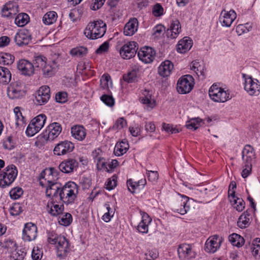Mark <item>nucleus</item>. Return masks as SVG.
<instances>
[{"mask_svg":"<svg viewBox=\"0 0 260 260\" xmlns=\"http://www.w3.org/2000/svg\"><path fill=\"white\" fill-rule=\"evenodd\" d=\"M34 64L36 68H39L42 74L45 78L53 76L57 72L58 66L56 61L47 62V58L43 55H38L35 57Z\"/></svg>","mask_w":260,"mask_h":260,"instance_id":"nucleus-1","label":"nucleus"},{"mask_svg":"<svg viewBox=\"0 0 260 260\" xmlns=\"http://www.w3.org/2000/svg\"><path fill=\"white\" fill-rule=\"evenodd\" d=\"M106 24L101 20L89 22L84 30L85 36L91 40L102 38L106 33Z\"/></svg>","mask_w":260,"mask_h":260,"instance_id":"nucleus-2","label":"nucleus"},{"mask_svg":"<svg viewBox=\"0 0 260 260\" xmlns=\"http://www.w3.org/2000/svg\"><path fill=\"white\" fill-rule=\"evenodd\" d=\"M78 193V185L74 182H68L59 190V200L67 204L72 203Z\"/></svg>","mask_w":260,"mask_h":260,"instance_id":"nucleus-3","label":"nucleus"},{"mask_svg":"<svg viewBox=\"0 0 260 260\" xmlns=\"http://www.w3.org/2000/svg\"><path fill=\"white\" fill-rule=\"evenodd\" d=\"M209 95L212 101L217 103H224L232 98L230 91L219 87L217 84H213L210 87Z\"/></svg>","mask_w":260,"mask_h":260,"instance_id":"nucleus-4","label":"nucleus"},{"mask_svg":"<svg viewBox=\"0 0 260 260\" xmlns=\"http://www.w3.org/2000/svg\"><path fill=\"white\" fill-rule=\"evenodd\" d=\"M18 174L16 167L11 165L7 166L0 174V186L5 187L11 185Z\"/></svg>","mask_w":260,"mask_h":260,"instance_id":"nucleus-5","label":"nucleus"},{"mask_svg":"<svg viewBox=\"0 0 260 260\" xmlns=\"http://www.w3.org/2000/svg\"><path fill=\"white\" fill-rule=\"evenodd\" d=\"M194 86V79L190 75H184L180 78L177 82V90L181 94L189 93Z\"/></svg>","mask_w":260,"mask_h":260,"instance_id":"nucleus-6","label":"nucleus"},{"mask_svg":"<svg viewBox=\"0 0 260 260\" xmlns=\"http://www.w3.org/2000/svg\"><path fill=\"white\" fill-rule=\"evenodd\" d=\"M171 209L181 215L185 214L189 209V198L186 196H181L176 199L171 205Z\"/></svg>","mask_w":260,"mask_h":260,"instance_id":"nucleus-7","label":"nucleus"},{"mask_svg":"<svg viewBox=\"0 0 260 260\" xmlns=\"http://www.w3.org/2000/svg\"><path fill=\"white\" fill-rule=\"evenodd\" d=\"M245 78L244 89L251 96H257L260 93V84L259 81L251 77L248 76Z\"/></svg>","mask_w":260,"mask_h":260,"instance_id":"nucleus-8","label":"nucleus"},{"mask_svg":"<svg viewBox=\"0 0 260 260\" xmlns=\"http://www.w3.org/2000/svg\"><path fill=\"white\" fill-rule=\"evenodd\" d=\"M23 84L20 81L12 82L8 87L7 94L11 99H20L25 95Z\"/></svg>","mask_w":260,"mask_h":260,"instance_id":"nucleus-9","label":"nucleus"},{"mask_svg":"<svg viewBox=\"0 0 260 260\" xmlns=\"http://www.w3.org/2000/svg\"><path fill=\"white\" fill-rule=\"evenodd\" d=\"M137 43L134 41H131L125 44L120 50V54L122 58L129 59L135 56L137 48Z\"/></svg>","mask_w":260,"mask_h":260,"instance_id":"nucleus-10","label":"nucleus"},{"mask_svg":"<svg viewBox=\"0 0 260 260\" xmlns=\"http://www.w3.org/2000/svg\"><path fill=\"white\" fill-rule=\"evenodd\" d=\"M222 238L217 235L209 237L205 244V250L209 253H214L220 247Z\"/></svg>","mask_w":260,"mask_h":260,"instance_id":"nucleus-11","label":"nucleus"},{"mask_svg":"<svg viewBox=\"0 0 260 260\" xmlns=\"http://www.w3.org/2000/svg\"><path fill=\"white\" fill-rule=\"evenodd\" d=\"M38 235V229L37 226L29 222L25 224L22 232V239L25 241L30 242L35 240Z\"/></svg>","mask_w":260,"mask_h":260,"instance_id":"nucleus-12","label":"nucleus"},{"mask_svg":"<svg viewBox=\"0 0 260 260\" xmlns=\"http://www.w3.org/2000/svg\"><path fill=\"white\" fill-rule=\"evenodd\" d=\"M139 59L145 63H151L155 58L156 52L151 47H144L138 51Z\"/></svg>","mask_w":260,"mask_h":260,"instance_id":"nucleus-13","label":"nucleus"},{"mask_svg":"<svg viewBox=\"0 0 260 260\" xmlns=\"http://www.w3.org/2000/svg\"><path fill=\"white\" fill-rule=\"evenodd\" d=\"M50 98V89L49 86L44 85L40 87L36 95V103L39 105L46 104Z\"/></svg>","mask_w":260,"mask_h":260,"instance_id":"nucleus-14","label":"nucleus"},{"mask_svg":"<svg viewBox=\"0 0 260 260\" xmlns=\"http://www.w3.org/2000/svg\"><path fill=\"white\" fill-rule=\"evenodd\" d=\"M177 251L179 257L183 260H189L196 256V252L192 249V246L188 244H180Z\"/></svg>","mask_w":260,"mask_h":260,"instance_id":"nucleus-15","label":"nucleus"},{"mask_svg":"<svg viewBox=\"0 0 260 260\" xmlns=\"http://www.w3.org/2000/svg\"><path fill=\"white\" fill-rule=\"evenodd\" d=\"M61 131L62 127L59 123H52L48 126L44 133V138L46 140H53L59 136Z\"/></svg>","mask_w":260,"mask_h":260,"instance_id":"nucleus-16","label":"nucleus"},{"mask_svg":"<svg viewBox=\"0 0 260 260\" xmlns=\"http://www.w3.org/2000/svg\"><path fill=\"white\" fill-rule=\"evenodd\" d=\"M17 69L20 73L26 76H31L35 73L34 65L26 59H20L17 63Z\"/></svg>","mask_w":260,"mask_h":260,"instance_id":"nucleus-17","label":"nucleus"},{"mask_svg":"<svg viewBox=\"0 0 260 260\" xmlns=\"http://www.w3.org/2000/svg\"><path fill=\"white\" fill-rule=\"evenodd\" d=\"M74 145L70 141H64L57 144L54 147V154L56 155H64L73 151Z\"/></svg>","mask_w":260,"mask_h":260,"instance_id":"nucleus-18","label":"nucleus"},{"mask_svg":"<svg viewBox=\"0 0 260 260\" xmlns=\"http://www.w3.org/2000/svg\"><path fill=\"white\" fill-rule=\"evenodd\" d=\"M60 188L58 184L55 182V180L48 179V184L47 186L46 190V194L47 199L45 200H48V199H51L54 200V199L58 198L59 199V190Z\"/></svg>","mask_w":260,"mask_h":260,"instance_id":"nucleus-19","label":"nucleus"},{"mask_svg":"<svg viewBox=\"0 0 260 260\" xmlns=\"http://www.w3.org/2000/svg\"><path fill=\"white\" fill-rule=\"evenodd\" d=\"M44 203L46 205V210L48 213L52 216H57L62 213L63 210V206L55 204L51 199L48 200H44Z\"/></svg>","mask_w":260,"mask_h":260,"instance_id":"nucleus-20","label":"nucleus"},{"mask_svg":"<svg viewBox=\"0 0 260 260\" xmlns=\"http://www.w3.org/2000/svg\"><path fill=\"white\" fill-rule=\"evenodd\" d=\"M237 14L234 10H222L219 17V21L223 26L230 27L236 19Z\"/></svg>","mask_w":260,"mask_h":260,"instance_id":"nucleus-21","label":"nucleus"},{"mask_svg":"<svg viewBox=\"0 0 260 260\" xmlns=\"http://www.w3.org/2000/svg\"><path fill=\"white\" fill-rule=\"evenodd\" d=\"M18 5L15 2H9L3 7L2 15L5 17H13L18 12Z\"/></svg>","mask_w":260,"mask_h":260,"instance_id":"nucleus-22","label":"nucleus"},{"mask_svg":"<svg viewBox=\"0 0 260 260\" xmlns=\"http://www.w3.org/2000/svg\"><path fill=\"white\" fill-rule=\"evenodd\" d=\"M78 162L75 159L69 158L62 161L59 165V169L63 173H70L76 170Z\"/></svg>","mask_w":260,"mask_h":260,"instance_id":"nucleus-23","label":"nucleus"},{"mask_svg":"<svg viewBox=\"0 0 260 260\" xmlns=\"http://www.w3.org/2000/svg\"><path fill=\"white\" fill-rule=\"evenodd\" d=\"M181 31V26L179 21L177 19L173 20L167 30L166 35L168 38L174 39L177 38Z\"/></svg>","mask_w":260,"mask_h":260,"instance_id":"nucleus-24","label":"nucleus"},{"mask_svg":"<svg viewBox=\"0 0 260 260\" xmlns=\"http://www.w3.org/2000/svg\"><path fill=\"white\" fill-rule=\"evenodd\" d=\"M57 254L59 257L66 256L70 251V245L69 241L64 237H60L58 242L56 245Z\"/></svg>","mask_w":260,"mask_h":260,"instance_id":"nucleus-25","label":"nucleus"},{"mask_svg":"<svg viewBox=\"0 0 260 260\" xmlns=\"http://www.w3.org/2000/svg\"><path fill=\"white\" fill-rule=\"evenodd\" d=\"M31 41V36L27 30H21L15 36V41L19 46L26 45Z\"/></svg>","mask_w":260,"mask_h":260,"instance_id":"nucleus-26","label":"nucleus"},{"mask_svg":"<svg viewBox=\"0 0 260 260\" xmlns=\"http://www.w3.org/2000/svg\"><path fill=\"white\" fill-rule=\"evenodd\" d=\"M141 102L147 106L148 109L152 110L156 105L155 101L152 98V93L149 90L145 89L140 98Z\"/></svg>","mask_w":260,"mask_h":260,"instance_id":"nucleus-27","label":"nucleus"},{"mask_svg":"<svg viewBox=\"0 0 260 260\" xmlns=\"http://www.w3.org/2000/svg\"><path fill=\"white\" fill-rule=\"evenodd\" d=\"M255 158L253 148L249 145H246L242 151V159L244 163L252 164Z\"/></svg>","mask_w":260,"mask_h":260,"instance_id":"nucleus-28","label":"nucleus"},{"mask_svg":"<svg viewBox=\"0 0 260 260\" xmlns=\"http://www.w3.org/2000/svg\"><path fill=\"white\" fill-rule=\"evenodd\" d=\"M138 27V20L135 18H131L125 25L123 33L125 36H133L137 31Z\"/></svg>","mask_w":260,"mask_h":260,"instance_id":"nucleus-29","label":"nucleus"},{"mask_svg":"<svg viewBox=\"0 0 260 260\" xmlns=\"http://www.w3.org/2000/svg\"><path fill=\"white\" fill-rule=\"evenodd\" d=\"M173 68V64L170 60H167L160 64L158 69V73L161 77H168L170 75Z\"/></svg>","mask_w":260,"mask_h":260,"instance_id":"nucleus-30","label":"nucleus"},{"mask_svg":"<svg viewBox=\"0 0 260 260\" xmlns=\"http://www.w3.org/2000/svg\"><path fill=\"white\" fill-rule=\"evenodd\" d=\"M141 215L142 219L137 229L139 232L146 234L148 232V226L151 221V218L146 213L143 212Z\"/></svg>","mask_w":260,"mask_h":260,"instance_id":"nucleus-31","label":"nucleus"},{"mask_svg":"<svg viewBox=\"0 0 260 260\" xmlns=\"http://www.w3.org/2000/svg\"><path fill=\"white\" fill-rule=\"evenodd\" d=\"M192 46V40L189 38L185 37L178 42L177 46V50L178 52L184 53L189 51Z\"/></svg>","mask_w":260,"mask_h":260,"instance_id":"nucleus-32","label":"nucleus"},{"mask_svg":"<svg viewBox=\"0 0 260 260\" xmlns=\"http://www.w3.org/2000/svg\"><path fill=\"white\" fill-rule=\"evenodd\" d=\"M190 69L193 71L198 77H202L204 79L206 76V68L203 62H200L197 60H194L191 62Z\"/></svg>","mask_w":260,"mask_h":260,"instance_id":"nucleus-33","label":"nucleus"},{"mask_svg":"<svg viewBox=\"0 0 260 260\" xmlns=\"http://www.w3.org/2000/svg\"><path fill=\"white\" fill-rule=\"evenodd\" d=\"M72 136L78 141H83L86 136V129L82 125H74L71 128Z\"/></svg>","mask_w":260,"mask_h":260,"instance_id":"nucleus-34","label":"nucleus"},{"mask_svg":"<svg viewBox=\"0 0 260 260\" xmlns=\"http://www.w3.org/2000/svg\"><path fill=\"white\" fill-rule=\"evenodd\" d=\"M129 148V144L126 141H122L116 143L114 153L116 156H121L125 153Z\"/></svg>","mask_w":260,"mask_h":260,"instance_id":"nucleus-35","label":"nucleus"},{"mask_svg":"<svg viewBox=\"0 0 260 260\" xmlns=\"http://www.w3.org/2000/svg\"><path fill=\"white\" fill-rule=\"evenodd\" d=\"M92 157L95 161H96V165L98 169L100 167L103 168L106 165L105 160L103 157V151L100 148L95 149L92 154Z\"/></svg>","mask_w":260,"mask_h":260,"instance_id":"nucleus-36","label":"nucleus"},{"mask_svg":"<svg viewBox=\"0 0 260 260\" xmlns=\"http://www.w3.org/2000/svg\"><path fill=\"white\" fill-rule=\"evenodd\" d=\"M250 214L247 211L243 213L238 218L237 225L241 229L247 228L250 224Z\"/></svg>","mask_w":260,"mask_h":260,"instance_id":"nucleus-37","label":"nucleus"},{"mask_svg":"<svg viewBox=\"0 0 260 260\" xmlns=\"http://www.w3.org/2000/svg\"><path fill=\"white\" fill-rule=\"evenodd\" d=\"M11 80V73L7 68L0 67V82L4 84H8Z\"/></svg>","mask_w":260,"mask_h":260,"instance_id":"nucleus-38","label":"nucleus"},{"mask_svg":"<svg viewBox=\"0 0 260 260\" xmlns=\"http://www.w3.org/2000/svg\"><path fill=\"white\" fill-rule=\"evenodd\" d=\"M57 18V13L54 11L46 13L43 17V22L46 25H50L54 23Z\"/></svg>","mask_w":260,"mask_h":260,"instance_id":"nucleus-39","label":"nucleus"},{"mask_svg":"<svg viewBox=\"0 0 260 260\" xmlns=\"http://www.w3.org/2000/svg\"><path fill=\"white\" fill-rule=\"evenodd\" d=\"M229 240L233 245L238 247L242 246L244 243L243 238L236 233L230 235L229 237Z\"/></svg>","mask_w":260,"mask_h":260,"instance_id":"nucleus-40","label":"nucleus"},{"mask_svg":"<svg viewBox=\"0 0 260 260\" xmlns=\"http://www.w3.org/2000/svg\"><path fill=\"white\" fill-rule=\"evenodd\" d=\"M29 17L26 13H20L19 14L15 19V24L18 26H24L29 21Z\"/></svg>","mask_w":260,"mask_h":260,"instance_id":"nucleus-41","label":"nucleus"},{"mask_svg":"<svg viewBox=\"0 0 260 260\" xmlns=\"http://www.w3.org/2000/svg\"><path fill=\"white\" fill-rule=\"evenodd\" d=\"M202 120L199 118H195L189 119L186 122V127L191 130H196L201 125Z\"/></svg>","mask_w":260,"mask_h":260,"instance_id":"nucleus-42","label":"nucleus"},{"mask_svg":"<svg viewBox=\"0 0 260 260\" xmlns=\"http://www.w3.org/2000/svg\"><path fill=\"white\" fill-rule=\"evenodd\" d=\"M46 120V116L44 114H40L31 120V122L33 123L34 125L36 126L39 130H41L44 126Z\"/></svg>","mask_w":260,"mask_h":260,"instance_id":"nucleus-43","label":"nucleus"},{"mask_svg":"<svg viewBox=\"0 0 260 260\" xmlns=\"http://www.w3.org/2000/svg\"><path fill=\"white\" fill-rule=\"evenodd\" d=\"M15 57L11 54L2 53L0 54V62L4 64H11L14 61Z\"/></svg>","mask_w":260,"mask_h":260,"instance_id":"nucleus-44","label":"nucleus"},{"mask_svg":"<svg viewBox=\"0 0 260 260\" xmlns=\"http://www.w3.org/2000/svg\"><path fill=\"white\" fill-rule=\"evenodd\" d=\"M251 249L254 257L260 256V238H255L253 241Z\"/></svg>","mask_w":260,"mask_h":260,"instance_id":"nucleus-45","label":"nucleus"},{"mask_svg":"<svg viewBox=\"0 0 260 260\" xmlns=\"http://www.w3.org/2000/svg\"><path fill=\"white\" fill-rule=\"evenodd\" d=\"M72 221V216L70 213H66L59 216L58 222L60 224L68 226Z\"/></svg>","mask_w":260,"mask_h":260,"instance_id":"nucleus-46","label":"nucleus"},{"mask_svg":"<svg viewBox=\"0 0 260 260\" xmlns=\"http://www.w3.org/2000/svg\"><path fill=\"white\" fill-rule=\"evenodd\" d=\"M100 85L103 89H108L110 86L112 85L111 77L109 75L104 74L102 76L100 80Z\"/></svg>","mask_w":260,"mask_h":260,"instance_id":"nucleus-47","label":"nucleus"},{"mask_svg":"<svg viewBox=\"0 0 260 260\" xmlns=\"http://www.w3.org/2000/svg\"><path fill=\"white\" fill-rule=\"evenodd\" d=\"M231 202H234V208L239 211H242L245 208V203L242 199L237 198L235 197L234 199L232 198H230Z\"/></svg>","mask_w":260,"mask_h":260,"instance_id":"nucleus-48","label":"nucleus"},{"mask_svg":"<svg viewBox=\"0 0 260 260\" xmlns=\"http://www.w3.org/2000/svg\"><path fill=\"white\" fill-rule=\"evenodd\" d=\"M14 112L15 114L16 119V124L18 126H23L25 123L24 118L22 115L20 108L18 107H15L14 109Z\"/></svg>","mask_w":260,"mask_h":260,"instance_id":"nucleus-49","label":"nucleus"},{"mask_svg":"<svg viewBox=\"0 0 260 260\" xmlns=\"http://www.w3.org/2000/svg\"><path fill=\"white\" fill-rule=\"evenodd\" d=\"M87 50L84 47H79L72 49L70 51V54L72 56L82 57L87 53Z\"/></svg>","mask_w":260,"mask_h":260,"instance_id":"nucleus-50","label":"nucleus"},{"mask_svg":"<svg viewBox=\"0 0 260 260\" xmlns=\"http://www.w3.org/2000/svg\"><path fill=\"white\" fill-rule=\"evenodd\" d=\"M252 28L251 25L248 23L245 24H239L236 28V31L239 36H240L244 33H247Z\"/></svg>","mask_w":260,"mask_h":260,"instance_id":"nucleus-51","label":"nucleus"},{"mask_svg":"<svg viewBox=\"0 0 260 260\" xmlns=\"http://www.w3.org/2000/svg\"><path fill=\"white\" fill-rule=\"evenodd\" d=\"M105 206L106 207L107 212L104 214L102 218L104 221L107 222H109L115 213V210L110 208V205L108 203H106Z\"/></svg>","mask_w":260,"mask_h":260,"instance_id":"nucleus-52","label":"nucleus"},{"mask_svg":"<svg viewBox=\"0 0 260 260\" xmlns=\"http://www.w3.org/2000/svg\"><path fill=\"white\" fill-rule=\"evenodd\" d=\"M119 162L116 159H112L110 162H106L103 168L100 167L99 169H105L108 172H111L113 170L118 166Z\"/></svg>","mask_w":260,"mask_h":260,"instance_id":"nucleus-53","label":"nucleus"},{"mask_svg":"<svg viewBox=\"0 0 260 260\" xmlns=\"http://www.w3.org/2000/svg\"><path fill=\"white\" fill-rule=\"evenodd\" d=\"M9 193L12 199L16 200L22 195L23 190L20 187H15L10 190Z\"/></svg>","mask_w":260,"mask_h":260,"instance_id":"nucleus-54","label":"nucleus"},{"mask_svg":"<svg viewBox=\"0 0 260 260\" xmlns=\"http://www.w3.org/2000/svg\"><path fill=\"white\" fill-rule=\"evenodd\" d=\"M101 100L109 107H112L114 105V99L112 95L104 94L101 97Z\"/></svg>","mask_w":260,"mask_h":260,"instance_id":"nucleus-55","label":"nucleus"},{"mask_svg":"<svg viewBox=\"0 0 260 260\" xmlns=\"http://www.w3.org/2000/svg\"><path fill=\"white\" fill-rule=\"evenodd\" d=\"M40 131V130H39V129L36 126L34 125L33 123L30 122L26 128V134L28 136L31 137L34 136Z\"/></svg>","mask_w":260,"mask_h":260,"instance_id":"nucleus-56","label":"nucleus"},{"mask_svg":"<svg viewBox=\"0 0 260 260\" xmlns=\"http://www.w3.org/2000/svg\"><path fill=\"white\" fill-rule=\"evenodd\" d=\"M61 237V236H58L54 232H49L48 233V242L51 244L56 245L58 242L59 238Z\"/></svg>","mask_w":260,"mask_h":260,"instance_id":"nucleus-57","label":"nucleus"},{"mask_svg":"<svg viewBox=\"0 0 260 260\" xmlns=\"http://www.w3.org/2000/svg\"><path fill=\"white\" fill-rule=\"evenodd\" d=\"M152 14L155 17H160L164 14V8L160 4H156L153 6Z\"/></svg>","mask_w":260,"mask_h":260,"instance_id":"nucleus-58","label":"nucleus"},{"mask_svg":"<svg viewBox=\"0 0 260 260\" xmlns=\"http://www.w3.org/2000/svg\"><path fill=\"white\" fill-rule=\"evenodd\" d=\"M123 80L128 83L135 81L137 78V73L135 71H132L123 77Z\"/></svg>","mask_w":260,"mask_h":260,"instance_id":"nucleus-59","label":"nucleus"},{"mask_svg":"<svg viewBox=\"0 0 260 260\" xmlns=\"http://www.w3.org/2000/svg\"><path fill=\"white\" fill-rule=\"evenodd\" d=\"M22 212V208L19 204H14L10 209V213L12 215L16 216Z\"/></svg>","mask_w":260,"mask_h":260,"instance_id":"nucleus-60","label":"nucleus"},{"mask_svg":"<svg viewBox=\"0 0 260 260\" xmlns=\"http://www.w3.org/2000/svg\"><path fill=\"white\" fill-rule=\"evenodd\" d=\"M117 176L114 175L108 179L106 184V188L108 190H110L116 187L117 185Z\"/></svg>","mask_w":260,"mask_h":260,"instance_id":"nucleus-61","label":"nucleus"},{"mask_svg":"<svg viewBox=\"0 0 260 260\" xmlns=\"http://www.w3.org/2000/svg\"><path fill=\"white\" fill-rule=\"evenodd\" d=\"M126 125L127 122L126 120L123 118H120L116 121L114 125H113V128L120 129L126 126Z\"/></svg>","mask_w":260,"mask_h":260,"instance_id":"nucleus-62","label":"nucleus"},{"mask_svg":"<svg viewBox=\"0 0 260 260\" xmlns=\"http://www.w3.org/2000/svg\"><path fill=\"white\" fill-rule=\"evenodd\" d=\"M109 48V42L108 41H106L99 46V47L96 49L95 52L97 54H103L107 52Z\"/></svg>","mask_w":260,"mask_h":260,"instance_id":"nucleus-63","label":"nucleus"},{"mask_svg":"<svg viewBox=\"0 0 260 260\" xmlns=\"http://www.w3.org/2000/svg\"><path fill=\"white\" fill-rule=\"evenodd\" d=\"M42 252L40 249L38 247L34 248L31 253V256L34 260H40L42 257Z\"/></svg>","mask_w":260,"mask_h":260,"instance_id":"nucleus-64","label":"nucleus"}]
</instances>
